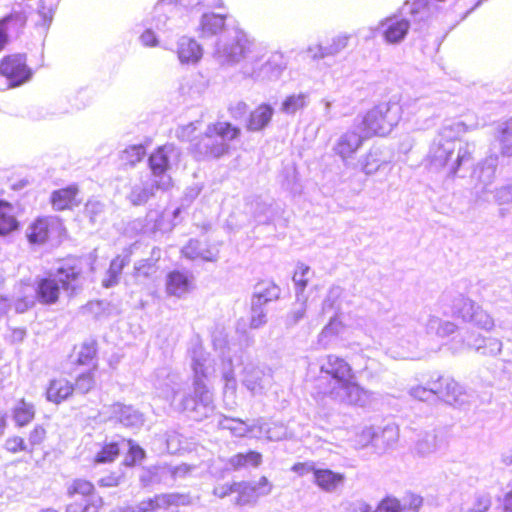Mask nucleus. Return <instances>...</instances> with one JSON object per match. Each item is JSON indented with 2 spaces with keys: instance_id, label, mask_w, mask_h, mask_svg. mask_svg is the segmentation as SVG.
<instances>
[{
  "instance_id": "4d7b16f0",
  "label": "nucleus",
  "mask_w": 512,
  "mask_h": 512,
  "mask_svg": "<svg viewBox=\"0 0 512 512\" xmlns=\"http://www.w3.org/2000/svg\"><path fill=\"white\" fill-rule=\"evenodd\" d=\"M492 195L493 201L502 205L512 202V184L503 185L497 188H493L492 192H489V196Z\"/></svg>"
},
{
  "instance_id": "1a4fd4ad",
  "label": "nucleus",
  "mask_w": 512,
  "mask_h": 512,
  "mask_svg": "<svg viewBox=\"0 0 512 512\" xmlns=\"http://www.w3.org/2000/svg\"><path fill=\"white\" fill-rule=\"evenodd\" d=\"M180 153L171 144L164 145L153 152L149 157V166L152 179L158 189L167 190L172 185L169 171L179 161Z\"/></svg>"
},
{
  "instance_id": "09e8293b",
  "label": "nucleus",
  "mask_w": 512,
  "mask_h": 512,
  "mask_svg": "<svg viewBox=\"0 0 512 512\" xmlns=\"http://www.w3.org/2000/svg\"><path fill=\"white\" fill-rule=\"evenodd\" d=\"M236 493L238 494L235 501L237 505L254 503L258 499L250 482H236Z\"/></svg>"
},
{
  "instance_id": "20e7f679",
  "label": "nucleus",
  "mask_w": 512,
  "mask_h": 512,
  "mask_svg": "<svg viewBox=\"0 0 512 512\" xmlns=\"http://www.w3.org/2000/svg\"><path fill=\"white\" fill-rule=\"evenodd\" d=\"M461 127V123L443 127L429 150L431 163L437 167L449 166L452 174H456L463 164L469 162L474 152L472 144L458 145L455 136Z\"/></svg>"
},
{
  "instance_id": "e433bc0d",
  "label": "nucleus",
  "mask_w": 512,
  "mask_h": 512,
  "mask_svg": "<svg viewBox=\"0 0 512 512\" xmlns=\"http://www.w3.org/2000/svg\"><path fill=\"white\" fill-rule=\"evenodd\" d=\"M503 157H512V118L499 126L495 136Z\"/></svg>"
},
{
  "instance_id": "052dcab7",
  "label": "nucleus",
  "mask_w": 512,
  "mask_h": 512,
  "mask_svg": "<svg viewBox=\"0 0 512 512\" xmlns=\"http://www.w3.org/2000/svg\"><path fill=\"white\" fill-rule=\"evenodd\" d=\"M95 385L93 373L91 371L79 375L75 382V389L80 393H88Z\"/></svg>"
},
{
  "instance_id": "f257e3e1",
  "label": "nucleus",
  "mask_w": 512,
  "mask_h": 512,
  "mask_svg": "<svg viewBox=\"0 0 512 512\" xmlns=\"http://www.w3.org/2000/svg\"><path fill=\"white\" fill-rule=\"evenodd\" d=\"M191 368L194 373L193 396L182 393L183 381L167 368H161L155 373L153 385L157 397L167 401L176 410L190 412L195 420H203L215 409L212 393L204 383L213 374L214 368L209 354L201 346L191 352Z\"/></svg>"
},
{
  "instance_id": "9b49d317",
  "label": "nucleus",
  "mask_w": 512,
  "mask_h": 512,
  "mask_svg": "<svg viewBox=\"0 0 512 512\" xmlns=\"http://www.w3.org/2000/svg\"><path fill=\"white\" fill-rule=\"evenodd\" d=\"M236 361L244 365L241 381L245 388L254 396L263 394L271 383L270 376L251 362L244 364L242 357Z\"/></svg>"
},
{
  "instance_id": "58836bf2",
  "label": "nucleus",
  "mask_w": 512,
  "mask_h": 512,
  "mask_svg": "<svg viewBox=\"0 0 512 512\" xmlns=\"http://www.w3.org/2000/svg\"><path fill=\"white\" fill-rule=\"evenodd\" d=\"M425 329L428 334H436L439 337H448L452 335L457 326L450 321H442L436 316L430 315L425 323Z\"/></svg>"
},
{
  "instance_id": "603ef678",
  "label": "nucleus",
  "mask_w": 512,
  "mask_h": 512,
  "mask_svg": "<svg viewBox=\"0 0 512 512\" xmlns=\"http://www.w3.org/2000/svg\"><path fill=\"white\" fill-rule=\"evenodd\" d=\"M156 272V263L151 260H140L134 266V276L137 280L151 278Z\"/></svg>"
},
{
  "instance_id": "72a5a7b5",
  "label": "nucleus",
  "mask_w": 512,
  "mask_h": 512,
  "mask_svg": "<svg viewBox=\"0 0 512 512\" xmlns=\"http://www.w3.org/2000/svg\"><path fill=\"white\" fill-rule=\"evenodd\" d=\"M66 495L71 499L80 496L85 500L96 495L95 487L86 479L76 478L66 484Z\"/></svg>"
},
{
  "instance_id": "c9c22d12",
  "label": "nucleus",
  "mask_w": 512,
  "mask_h": 512,
  "mask_svg": "<svg viewBox=\"0 0 512 512\" xmlns=\"http://www.w3.org/2000/svg\"><path fill=\"white\" fill-rule=\"evenodd\" d=\"M18 228L12 205L0 201V236H6Z\"/></svg>"
},
{
  "instance_id": "f3484780",
  "label": "nucleus",
  "mask_w": 512,
  "mask_h": 512,
  "mask_svg": "<svg viewBox=\"0 0 512 512\" xmlns=\"http://www.w3.org/2000/svg\"><path fill=\"white\" fill-rule=\"evenodd\" d=\"M194 289V277L188 272L172 271L166 277V293L181 298Z\"/></svg>"
},
{
  "instance_id": "a18cd8bd",
  "label": "nucleus",
  "mask_w": 512,
  "mask_h": 512,
  "mask_svg": "<svg viewBox=\"0 0 512 512\" xmlns=\"http://www.w3.org/2000/svg\"><path fill=\"white\" fill-rule=\"evenodd\" d=\"M307 103L308 95L306 93L292 94L285 98L280 110L285 114H295L297 111L304 109Z\"/></svg>"
},
{
  "instance_id": "680f3d73",
  "label": "nucleus",
  "mask_w": 512,
  "mask_h": 512,
  "mask_svg": "<svg viewBox=\"0 0 512 512\" xmlns=\"http://www.w3.org/2000/svg\"><path fill=\"white\" fill-rule=\"evenodd\" d=\"M5 449L10 453H17L20 451L32 452V449L28 448L24 439L20 436H12L6 439L4 444Z\"/></svg>"
},
{
  "instance_id": "f8f14e48",
  "label": "nucleus",
  "mask_w": 512,
  "mask_h": 512,
  "mask_svg": "<svg viewBox=\"0 0 512 512\" xmlns=\"http://www.w3.org/2000/svg\"><path fill=\"white\" fill-rule=\"evenodd\" d=\"M498 166V156L489 155L479 165L477 174V184L475 185L476 194L484 201H490L489 192H492V185L496 176Z\"/></svg>"
},
{
  "instance_id": "8fccbe9b",
  "label": "nucleus",
  "mask_w": 512,
  "mask_h": 512,
  "mask_svg": "<svg viewBox=\"0 0 512 512\" xmlns=\"http://www.w3.org/2000/svg\"><path fill=\"white\" fill-rule=\"evenodd\" d=\"M311 274L310 267L304 264L297 266V269L293 275V282L296 286V297L300 300L301 294L304 292Z\"/></svg>"
},
{
  "instance_id": "0eeeda50",
  "label": "nucleus",
  "mask_w": 512,
  "mask_h": 512,
  "mask_svg": "<svg viewBox=\"0 0 512 512\" xmlns=\"http://www.w3.org/2000/svg\"><path fill=\"white\" fill-rule=\"evenodd\" d=\"M401 108L397 103H381L369 110L362 119L361 132L366 138L386 136L398 124Z\"/></svg>"
},
{
  "instance_id": "39448f33",
  "label": "nucleus",
  "mask_w": 512,
  "mask_h": 512,
  "mask_svg": "<svg viewBox=\"0 0 512 512\" xmlns=\"http://www.w3.org/2000/svg\"><path fill=\"white\" fill-rule=\"evenodd\" d=\"M287 61L280 51L271 52L266 57L263 46H254L251 55L243 62L241 72L256 81H275L286 69Z\"/></svg>"
},
{
  "instance_id": "6e6552de",
  "label": "nucleus",
  "mask_w": 512,
  "mask_h": 512,
  "mask_svg": "<svg viewBox=\"0 0 512 512\" xmlns=\"http://www.w3.org/2000/svg\"><path fill=\"white\" fill-rule=\"evenodd\" d=\"M254 46L256 45L250 41L244 31L234 29L218 40L214 58L221 65L227 66L238 64L241 60L246 62Z\"/></svg>"
},
{
  "instance_id": "cd10ccee",
  "label": "nucleus",
  "mask_w": 512,
  "mask_h": 512,
  "mask_svg": "<svg viewBox=\"0 0 512 512\" xmlns=\"http://www.w3.org/2000/svg\"><path fill=\"white\" fill-rule=\"evenodd\" d=\"M399 440V427L388 424L381 431L376 430L375 448L382 452L393 448Z\"/></svg>"
},
{
  "instance_id": "3c124183",
  "label": "nucleus",
  "mask_w": 512,
  "mask_h": 512,
  "mask_svg": "<svg viewBox=\"0 0 512 512\" xmlns=\"http://www.w3.org/2000/svg\"><path fill=\"white\" fill-rule=\"evenodd\" d=\"M376 428L373 426H365L355 435V446L364 448L369 444L375 447Z\"/></svg>"
},
{
  "instance_id": "7ed1b4c3",
  "label": "nucleus",
  "mask_w": 512,
  "mask_h": 512,
  "mask_svg": "<svg viewBox=\"0 0 512 512\" xmlns=\"http://www.w3.org/2000/svg\"><path fill=\"white\" fill-rule=\"evenodd\" d=\"M81 285V269L77 265L64 264L55 274L39 279L36 286L21 283L14 302L15 310L24 313L34 306L37 299L43 304H54L59 299L61 288L72 295Z\"/></svg>"
},
{
  "instance_id": "f03ea898",
  "label": "nucleus",
  "mask_w": 512,
  "mask_h": 512,
  "mask_svg": "<svg viewBox=\"0 0 512 512\" xmlns=\"http://www.w3.org/2000/svg\"><path fill=\"white\" fill-rule=\"evenodd\" d=\"M320 372L329 378L325 394L334 402L352 407H369L375 401L374 393L356 380L350 364L343 358L329 354L320 360Z\"/></svg>"
},
{
  "instance_id": "7c9ffc66",
  "label": "nucleus",
  "mask_w": 512,
  "mask_h": 512,
  "mask_svg": "<svg viewBox=\"0 0 512 512\" xmlns=\"http://www.w3.org/2000/svg\"><path fill=\"white\" fill-rule=\"evenodd\" d=\"M78 188L74 185L54 191L51 203L56 210H64L78 204Z\"/></svg>"
},
{
  "instance_id": "2f4dec72",
  "label": "nucleus",
  "mask_w": 512,
  "mask_h": 512,
  "mask_svg": "<svg viewBox=\"0 0 512 512\" xmlns=\"http://www.w3.org/2000/svg\"><path fill=\"white\" fill-rule=\"evenodd\" d=\"M315 483L324 491L332 492L344 481V476L329 469H317L314 471Z\"/></svg>"
},
{
  "instance_id": "aec40b11",
  "label": "nucleus",
  "mask_w": 512,
  "mask_h": 512,
  "mask_svg": "<svg viewBox=\"0 0 512 512\" xmlns=\"http://www.w3.org/2000/svg\"><path fill=\"white\" fill-rule=\"evenodd\" d=\"M177 55L180 63L194 65L201 60L203 49L196 40L182 37L177 45Z\"/></svg>"
},
{
  "instance_id": "a878e982",
  "label": "nucleus",
  "mask_w": 512,
  "mask_h": 512,
  "mask_svg": "<svg viewBox=\"0 0 512 512\" xmlns=\"http://www.w3.org/2000/svg\"><path fill=\"white\" fill-rule=\"evenodd\" d=\"M73 385L66 379H53L46 390V399L55 404L66 400L73 392Z\"/></svg>"
},
{
  "instance_id": "5701e85b",
  "label": "nucleus",
  "mask_w": 512,
  "mask_h": 512,
  "mask_svg": "<svg viewBox=\"0 0 512 512\" xmlns=\"http://www.w3.org/2000/svg\"><path fill=\"white\" fill-rule=\"evenodd\" d=\"M444 384V392L442 399L451 405H463L470 399L467 390L453 378L446 377L442 380Z\"/></svg>"
},
{
  "instance_id": "4c0bfd02",
  "label": "nucleus",
  "mask_w": 512,
  "mask_h": 512,
  "mask_svg": "<svg viewBox=\"0 0 512 512\" xmlns=\"http://www.w3.org/2000/svg\"><path fill=\"white\" fill-rule=\"evenodd\" d=\"M385 164L379 149L372 148L359 160L361 171L365 175H373Z\"/></svg>"
},
{
  "instance_id": "bb28decb",
  "label": "nucleus",
  "mask_w": 512,
  "mask_h": 512,
  "mask_svg": "<svg viewBox=\"0 0 512 512\" xmlns=\"http://www.w3.org/2000/svg\"><path fill=\"white\" fill-rule=\"evenodd\" d=\"M442 441L435 432H427L419 437L414 450L420 457H428L440 450Z\"/></svg>"
},
{
  "instance_id": "473e14b6",
  "label": "nucleus",
  "mask_w": 512,
  "mask_h": 512,
  "mask_svg": "<svg viewBox=\"0 0 512 512\" xmlns=\"http://www.w3.org/2000/svg\"><path fill=\"white\" fill-rule=\"evenodd\" d=\"M478 308L479 305L473 300L464 296H459L453 302L452 313L454 317L471 323Z\"/></svg>"
},
{
  "instance_id": "de8ad7c7",
  "label": "nucleus",
  "mask_w": 512,
  "mask_h": 512,
  "mask_svg": "<svg viewBox=\"0 0 512 512\" xmlns=\"http://www.w3.org/2000/svg\"><path fill=\"white\" fill-rule=\"evenodd\" d=\"M222 377L224 380V399L227 405L232 407L234 402V396L236 392V379L231 368L224 366L222 371Z\"/></svg>"
},
{
  "instance_id": "b1692460",
  "label": "nucleus",
  "mask_w": 512,
  "mask_h": 512,
  "mask_svg": "<svg viewBox=\"0 0 512 512\" xmlns=\"http://www.w3.org/2000/svg\"><path fill=\"white\" fill-rule=\"evenodd\" d=\"M287 436V429L279 423H267L263 418L256 419V431L253 438H265L269 441H279Z\"/></svg>"
},
{
  "instance_id": "4be33fe9",
  "label": "nucleus",
  "mask_w": 512,
  "mask_h": 512,
  "mask_svg": "<svg viewBox=\"0 0 512 512\" xmlns=\"http://www.w3.org/2000/svg\"><path fill=\"white\" fill-rule=\"evenodd\" d=\"M182 254L190 260H203L216 262L219 258V250L215 247H203L197 240H190L183 248Z\"/></svg>"
},
{
  "instance_id": "774afa93",
  "label": "nucleus",
  "mask_w": 512,
  "mask_h": 512,
  "mask_svg": "<svg viewBox=\"0 0 512 512\" xmlns=\"http://www.w3.org/2000/svg\"><path fill=\"white\" fill-rule=\"evenodd\" d=\"M375 512H402V507L397 499L386 498L379 504Z\"/></svg>"
},
{
  "instance_id": "c756f323",
  "label": "nucleus",
  "mask_w": 512,
  "mask_h": 512,
  "mask_svg": "<svg viewBox=\"0 0 512 512\" xmlns=\"http://www.w3.org/2000/svg\"><path fill=\"white\" fill-rule=\"evenodd\" d=\"M225 25V16L215 13H205L199 23L201 37H211L218 34Z\"/></svg>"
},
{
  "instance_id": "423d86ee",
  "label": "nucleus",
  "mask_w": 512,
  "mask_h": 512,
  "mask_svg": "<svg viewBox=\"0 0 512 512\" xmlns=\"http://www.w3.org/2000/svg\"><path fill=\"white\" fill-rule=\"evenodd\" d=\"M240 130L227 122H217L207 127L201 138L193 143L200 156L218 158L228 151V141L238 137Z\"/></svg>"
},
{
  "instance_id": "864d4df0",
  "label": "nucleus",
  "mask_w": 512,
  "mask_h": 512,
  "mask_svg": "<svg viewBox=\"0 0 512 512\" xmlns=\"http://www.w3.org/2000/svg\"><path fill=\"white\" fill-rule=\"evenodd\" d=\"M482 342L484 345L474 343L471 345L476 351L482 354L497 355L502 350V342L497 338H486Z\"/></svg>"
},
{
  "instance_id": "393cba45",
  "label": "nucleus",
  "mask_w": 512,
  "mask_h": 512,
  "mask_svg": "<svg viewBox=\"0 0 512 512\" xmlns=\"http://www.w3.org/2000/svg\"><path fill=\"white\" fill-rule=\"evenodd\" d=\"M274 114L273 108L268 104H261L250 113L246 128L249 131L257 132L264 129L271 121Z\"/></svg>"
},
{
  "instance_id": "49530a36",
  "label": "nucleus",
  "mask_w": 512,
  "mask_h": 512,
  "mask_svg": "<svg viewBox=\"0 0 512 512\" xmlns=\"http://www.w3.org/2000/svg\"><path fill=\"white\" fill-rule=\"evenodd\" d=\"M146 155V148L142 144L130 145L120 154L122 164L135 166Z\"/></svg>"
},
{
  "instance_id": "69168bd1",
  "label": "nucleus",
  "mask_w": 512,
  "mask_h": 512,
  "mask_svg": "<svg viewBox=\"0 0 512 512\" xmlns=\"http://www.w3.org/2000/svg\"><path fill=\"white\" fill-rule=\"evenodd\" d=\"M264 305H256L254 301H252L251 308V321L250 325L252 328H259L266 322V313L263 309Z\"/></svg>"
},
{
  "instance_id": "c03bdc74",
  "label": "nucleus",
  "mask_w": 512,
  "mask_h": 512,
  "mask_svg": "<svg viewBox=\"0 0 512 512\" xmlns=\"http://www.w3.org/2000/svg\"><path fill=\"white\" fill-rule=\"evenodd\" d=\"M127 263L128 259L124 257L117 256L114 258L110 263L106 277L102 281L103 286L109 288L117 284L122 270Z\"/></svg>"
},
{
  "instance_id": "13d9d810",
  "label": "nucleus",
  "mask_w": 512,
  "mask_h": 512,
  "mask_svg": "<svg viewBox=\"0 0 512 512\" xmlns=\"http://www.w3.org/2000/svg\"><path fill=\"white\" fill-rule=\"evenodd\" d=\"M122 445L128 448V456L125 458L126 465H133L144 457V450L131 440L123 441Z\"/></svg>"
},
{
  "instance_id": "4468645a",
  "label": "nucleus",
  "mask_w": 512,
  "mask_h": 512,
  "mask_svg": "<svg viewBox=\"0 0 512 512\" xmlns=\"http://www.w3.org/2000/svg\"><path fill=\"white\" fill-rule=\"evenodd\" d=\"M61 229V223L56 217H41L36 219L27 228L26 235L29 242L34 244L44 243L48 237Z\"/></svg>"
},
{
  "instance_id": "ea45409f",
  "label": "nucleus",
  "mask_w": 512,
  "mask_h": 512,
  "mask_svg": "<svg viewBox=\"0 0 512 512\" xmlns=\"http://www.w3.org/2000/svg\"><path fill=\"white\" fill-rule=\"evenodd\" d=\"M171 466H156L149 469L141 475V481L144 485H150L155 483H163L171 485Z\"/></svg>"
},
{
  "instance_id": "6e6d98bb",
  "label": "nucleus",
  "mask_w": 512,
  "mask_h": 512,
  "mask_svg": "<svg viewBox=\"0 0 512 512\" xmlns=\"http://www.w3.org/2000/svg\"><path fill=\"white\" fill-rule=\"evenodd\" d=\"M119 446L117 443H109L102 447L96 454L95 461L97 463L112 462L119 454Z\"/></svg>"
},
{
  "instance_id": "5fc2aeb1",
  "label": "nucleus",
  "mask_w": 512,
  "mask_h": 512,
  "mask_svg": "<svg viewBox=\"0 0 512 512\" xmlns=\"http://www.w3.org/2000/svg\"><path fill=\"white\" fill-rule=\"evenodd\" d=\"M471 323L486 331H491L495 326V322L492 316L483 310L480 306L477 309Z\"/></svg>"
},
{
  "instance_id": "79ce46f5",
  "label": "nucleus",
  "mask_w": 512,
  "mask_h": 512,
  "mask_svg": "<svg viewBox=\"0 0 512 512\" xmlns=\"http://www.w3.org/2000/svg\"><path fill=\"white\" fill-rule=\"evenodd\" d=\"M35 416V408L32 403L26 402L21 399L13 410V418L16 424L20 427L29 424Z\"/></svg>"
},
{
  "instance_id": "dca6fc26",
  "label": "nucleus",
  "mask_w": 512,
  "mask_h": 512,
  "mask_svg": "<svg viewBox=\"0 0 512 512\" xmlns=\"http://www.w3.org/2000/svg\"><path fill=\"white\" fill-rule=\"evenodd\" d=\"M179 212V208L174 210H150L146 215V229L152 233L171 231L175 225L174 219Z\"/></svg>"
},
{
  "instance_id": "f704fd0d",
  "label": "nucleus",
  "mask_w": 512,
  "mask_h": 512,
  "mask_svg": "<svg viewBox=\"0 0 512 512\" xmlns=\"http://www.w3.org/2000/svg\"><path fill=\"white\" fill-rule=\"evenodd\" d=\"M280 295V288L273 282H261L256 285L252 301L256 305H265L276 300Z\"/></svg>"
},
{
  "instance_id": "2eb2a0df",
  "label": "nucleus",
  "mask_w": 512,
  "mask_h": 512,
  "mask_svg": "<svg viewBox=\"0 0 512 512\" xmlns=\"http://www.w3.org/2000/svg\"><path fill=\"white\" fill-rule=\"evenodd\" d=\"M102 414L126 427H139L143 424V416L139 411L121 403L104 407Z\"/></svg>"
},
{
  "instance_id": "a19ab883",
  "label": "nucleus",
  "mask_w": 512,
  "mask_h": 512,
  "mask_svg": "<svg viewBox=\"0 0 512 512\" xmlns=\"http://www.w3.org/2000/svg\"><path fill=\"white\" fill-rule=\"evenodd\" d=\"M344 330V325L342 321L338 317H333L330 319L329 323L322 329L320 334L318 335V343L323 348H326L332 338L340 335Z\"/></svg>"
},
{
  "instance_id": "0e129e2a",
  "label": "nucleus",
  "mask_w": 512,
  "mask_h": 512,
  "mask_svg": "<svg viewBox=\"0 0 512 512\" xmlns=\"http://www.w3.org/2000/svg\"><path fill=\"white\" fill-rule=\"evenodd\" d=\"M349 36L339 35L332 39L331 43L326 46V54L333 56L341 52L348 45Z\"/></svg>"
},
{
  "instance_id": "6ab92c4d",
  "label": "nucleus",
  "mask_w": 512,
  "mask_h": 512,
  "mask_svg": "<svg viewBox=\"0 0 512 512\" xmlns=\"http://www.w3.org/2000/svg\"><path fill=\"white\" fill-rule=\"evenodd\" d=\"M155 189L158 188L153 179H138L131 182L126 198L132 205H143L154 195Z\"/></svg>"
},
{
  "instance_id": "bf43d9fd",
  "label": "nucleus",
  "mask_w": 512,
  "mask_h": 512,
  "mask_svg": "<svg viewBox=\"0 0 512 512\" xmlns=\"http://www.w3.org/2000/svg\"><path fill=\"white\" fill-rule=\"evenodd\" d=\"M181 496L178 494H160L154 497V505L156 512L161 509H166L171 505H178Z\"/></svg>"
},
{
  "instance_id": "ddd939ff",
  "label": "nucleus",
  "mask_w": 512,
  "mask_h": 512,
  "mask_svg": "<svg viewBox=\"0 0 512 512\" xmlns=\"http://www.w3.org/2000/svg\"><path fill=\"white\" fill-rule=\"evenodd\" d=\"M365 135H361L354 130H349L339 136L334 144L333 151L341 158L345 165L354 158V155L361 148Z\"/></svg>"
},
{
  "instance_id": "338daca9",
  "label": "nucleus",
  "mask_w": 512,
  "mask_h": 512,
  "mask_svg": "<svg viewBox=\"0 0 512 512\" xmlns=\"http://www.w3.org/2000/svg\"><path fill=\"white\" fill-rule=\"evenodd\" d=\"M46 437V430L40 425H36L29 434L28 448L34 449L35 446L40 445Z\"/></svg>"
},
{
  "instance_id": "e2e57ef3",
  "label": "nucleus",
  "mask_w": 512,
  "mask_h": 512,
  "mask_svg": "<svg viewBox=\"0 0 512 512\" xmlns=\"http://www.w3.org/2000/svg\"><path fill=\"white\" fill-rule=\"evenodd\" d=\"M200 125L199 121L191 122L187 125H183L177 128L176 130V136L182 141H190L194 142L196 140L195 137H193V134L198 129V126Z\"/></svg>"
},
{
  "instance_id": "a211bd4d",
  "label": "nucleus",
  "mask_w": 512,
  "mask_h": 512,
  "mask_svg": "<svg viewBox=\"0 0 512 512\" xmlns=\"http://www.w3.org/2000/svg\"><path fill=\"white\" fill-rule=\"evenodd\" d=\"M409 27L410 24L406 19L397 16L386 18L379 25L386 42L391 44L401 42Z\"/></svg>"
},
{
  "instance_id": "37998d69",
  "label": "nucleus",
  "mask_w": 512,
  "mask_h": 512,
  "mask_svg": "<svg viewBox=\"0 0 512 512\" xmlns=\"http://www.w3.org/2000/svg\"><path fill=\"white\" fill-rule=\"evenodd\" d=\"M100 496L94 495L83 500V503L72 502L66 506L65 512H99L103 507Z\"/></svg>"
},
{
  "instance_id": "c85d7f7f",
  "label": "nucleus",
  "mask_w": 512,
  "mask_h": 512,
  "mask_svg": "<svg viewBox=\"0 0 512 512\" xmlns=\"http://www.w3.org/2000/svg\"><path fill=\"white\" fill-rule=\"evenodd\" d=\"M262 462V455L256 451L238 453L227 460L226 470H239L248 467H258Z\"/></svg>"
},
{
  "instance_id": "412c9836",
  "label": "nucleus",
  "mask_w": 512,
  "mask_h": 512,
  "mask_svg": "<svg viewBox=\"0 0 512 512\" xmlns=\"http://www.w3.org/2000/svg\"><path fill=\"white\" fill-rule=\"evenodd\" d=\"M218 428L229 431L235 437L250 436L253 438V433L256 431V420L252 424H248L239 418L221 415L218 420Z\"/></svg>"
},
{
  "instance_id": "9d476101",
  "label": "nucleus",
  "mask_w": 512,
  "mask_h": 512,
  "mask_svg": "<svg viewBox=\"0 0 512 512\" xmlns=\"http://www.w3.org/2000/svg\"><path fill=\"white\" fill-rule=\"evenodd\" d=\"M0 73L9 81V87H16L25 83L32 74L23 55L6 57L1 62Z\"/></svg>"
}]
</instances>
